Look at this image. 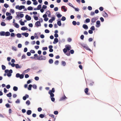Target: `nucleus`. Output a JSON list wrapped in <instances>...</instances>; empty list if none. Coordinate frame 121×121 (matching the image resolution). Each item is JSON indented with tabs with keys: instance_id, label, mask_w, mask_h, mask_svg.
I'll return each instance as SVG.
<instances>
[{
	"instance_id": "29",
	"label": "nucleus",
	"mask_w": 121,
	"mask_h": 121,
	"mask_svg": "<svg viewBox=\"0 0 121 121\" xmlns=\"http://www.w3.org/2000/svg\"><path fill=\"white\" fill-rule=\"evenodd\" d=\"M32 85L31 84H30L29 85V86L28 88V89L29 90H31V87Z\"/></svg>"
},
{
	"instance_id": "23",
	"label": "nucleus",
	"mask_w": 121,
	"mask_h": 121,
	"mask_svg": "<svg viewBox=\"0 0 121 121\" xmlns=\"http://www.w3.org/2000/svg\"><path fill=\"white\" fill-rule=\"evenodd\" d=\"M22 19L20 20L19 21V22L20 23V24L21 25H22V26L24 25H25L24 22H23L22 21Z\"/></svg>"
},
{
	"instance_id": "36",
	"label": "nucleus",
	"mask_w": 121,
	"mask_h": 121,
	"mask_svg": "<svg viewBox=\"0 0 121 121\" xmlns=\"http://www.w3.org/2000/svg\"><path fill=\"white\" fill-rule=\"evenodd\" d=\"M14 26L16 27L17 28H18L19 27V25L17 23H15L14 24Z\"/></svg>"
},
{
	"instance_id": "34",
	"label": "nucleus",
	"mask_w": 121,
	"mask_h": 121,
	"mask_svg": "<svg viewBox=\"0 0 121 121\" xmlns=\"http://www.w3.org/2000/svg\"><path fill=\"white\" fill-rule=\"evenodd\" d=\"M8 97H10L12 96V94L11 92H9L8 94L6 95Z\"/></svg>"
},
{
	"instance_id": "16",
	"label": "nucleus",
	"mask_w": 121,
	"mask_h": 121,
	"mask_svg": "<svg viewBox=\"0 0 121 121\" xmlns=\"http://www.w3.org/2000/svg\"><path fill=\"white\" fill-rule=\"evenodd\" d=\"M5 32L4 31H2L0 32V35L4 36L5 35Z\"/></svg>"
},
{
	"instance_id": "9",
	"label": "nucleus",
	"mask_w": 121,
	"mask_h": 121,
	"mask_svg": "<svg viewBox=\"0 0 121 121\" xmlns=\"http://www.w3.org/2000/svg\"><path fill=\"white\" fill-rule=\"evenodd\" d=\"M96 26L97 27H98L100 25V22L99 21H97L96 22Z\"/></svg>"
},
{
	"instance_id": "56",
	"label": "nucleus",
	"mask_w": 121,
	"mask_h": 121,
	"mask_svg": "<svg viewBox=\"0 0 121 121\" xmlns=\"http://www.w3.org/2000/svg\"><path fill=\"white\" fill-rule=\"evenodd\" d=\"M49 115L50 117H51L52 118H54V115L53 114H49Z\"/></svg>"
},
{
	"instance_id": "18",
	"label": "nucleus",
	"mask_w": 121,
	"mask_h": 121,
	"mask_svg": "<svg viewBox=\"0 0 121 121\" xmlns=\"http://www.w3.org/2000/svg\"><path fill=\"white\" fill-rule=\"evenodd\" d=\"M58 20H60L59 21H57V24L59 26H60L61 25L60 20V19H58Z\"/></svg>"
},
{
	"instance_id": "6",
	"label": "nucleus",
	"mask_w": 121,
	"mask_h": 121,
	"mask_svg": "<svg viewBox=\"0 0 121 121\" xmlns=\"http://www.w3.org/2000/svg\"><path fill=\"white\" fill-rule=\"evenodd\" d=\"M98 19V18L97 17H95L92 18L91 20V22L92 23H93L95 22Z\"/></svg>"
},
{
	"instance_id": "42",
	"label": "nucleus",
	"mask_w": 121,
	"mask_h": 121,
	"mask_svg": "<svg viewBox=\"0 0 121 121\" xmlns=\"http://www.w3.org/2000/svg\"><path fill=\"white\" fill-rule=\"evenodd\" d=\"M12 37H14L15 36V34L13 33H12L10 35Z\"/></svg>"
},
{
	"instance_id": "13",
	"label": "nucleus",
	"mask_w": 121,
	"mask_h": 121,
	"mask_svg": "<svg viewBox=\"0 0 121 121\" xmlns=\"http://www.w3.org/2000/svg\"><path fill=\"white\" fill-rule=\"evenodd\" d=\"M58 42V40L57 38H55L54 39V41L53 42V43L54 44H55Z\"/></svg>"
},
{
	"instance_id": "63",
	"label": "nucleus",
	"mask_w": 121,
	"mask_h": 121,
	"mask_svg": "<svg viewBox=\"0 0 121 121\" xmlns=\"http://www.w3.org/2000/svg\"><path fill=\"white\" fill-rule=\"evenodd\" d=\"M5 106L7 108H8L10 107V105L9 103L6 104L5 105Z\"/></svg>"
},
{
	"instance_id": "54",
	"label": "nucleus",
	"mask_w": 121,
	"mask_h": 121,
	"mask_svg": "<svg viewBox=\"0 0 121 121\" xmlns=\"http://www.w3.org/2000/svg\"><path fill=\"white\" fill-rule=\"evenodd\" d=\"M30 70V69L28 68L27 69L24 70V72L25 73H27V72H28V71H29Z\"/></svg>"
},
{
	"instance_id": "39",
	"label": "nucleus",
	"mask_w": 121,
	"mask_h": 121,
	"mask_svg": "<svg viewBox=\"0 0 121 121\" xmlns=\"http://www.w3.org/2000/svg\"><path fill=\"white\" fill-rule=\"evenodd\" d=\"M26 104L28 105H29L30 104V101L29 100H27L26 102Z\"/></svg>"
},
{
	"instance_id": "10",
	"label": "nucleus",
	"mask_w": 121,
	"mask_h": 121,
	"mask_svg": "<svg viewBox=\"0 0 121 121\" xmlns=\"http://www.w3.org/2000/svg\"><path fill=\"white\" fill-rule=\"evenodd\" d=\"M61 8V9H63L64 10V12H66L67 10L66 9L67 8L65 6H62Z\"/></svg>"
},
{
	"instance_id": "19",
	"label": "nucleus",
	"mask_w": 121,
	"mask_h": 121,
	"mask_svg": "<svg viewBox=\"0 0 121 121\" xmlns=\"http://www.w3.org/2000/svg\"><path fill=\"white\" fill-rule=\"evenodd\" d=\"M57 13H58V14H56V15L57 17L58 18H60L62 17V15L61 14H60L59 13L56 12V14Z\"/></svg>"
},
{
	"instance_id": "48",
	"label": "nucleus",
	"mask_w": 121,
	"mask_h": 121,
	"mask_svg": "<svg viewBox=\"0 0 121 121\" xmlns=\"http://www.w3.org/2000/svg\"><path fill=\"white\" fill-rule=\"evenodd\" d=\"M2 69L3 70H5L6 69V67L5 66L3 65H2L1 66Z\"/></svg>"
},
{
	"instance_id": "40",
	"label": "nucleus",
	"mask_w": 121,
	"mask_h": 121,
	"mask_svg": "<svg viewBox=\"0 0 121 121\" xmlns=\"http://www.w3.org/2000/svg\"><path fill=\"white\" fill-rule=\"evenodd\" d=\"M90 29L92 30H95V27L94 26H92L90 28Z\"/></svg>"
},
{
	"instance_id": "3",
	"label": "nucleus",
	"mask_w": 121,
	"mask_h": 121,
	"mask_svg": "<svg viewBox=\"0 0 121 121\" xmlns=\"http://www.w3.org/2000/svg\"><path fill=\"white\" fill-rule=\"evenodd\" d=\"M46 59V57L45 56H39L37 58V59L40 60H45Z\"/></svg>"
},
{
	"instance_id": "22",
	"label": "nucleus",
	"mask_w": 121,
	"mask_h": 121,
	"mask_svg": "<svg viewBox=\"0 0 121 121\" xmlns=\"http://www.w3.org/2000/svg\"><path fill=\"white\" fill-rule=\"evenodd\" d=\"M48 94L50 95L51 97H53L54 96V94L53 93L50 92V91H49Z\"/></svg>"
},
{
	"instance_id": "45",
	"label": "nucleus",
	"mask_w": 121,
	"mask_h": 121,
	"mask_svg": "<svg viewBox=\"0 0 121 121\" xmlns=\"http://www.w3.org/2000/svg\"><path fill=\"white\" fill-rule=\"evenodd\" d=\"M61 62L62 65L63 66H65V65L66 63L65 61H62Z\"/></svg>"
},
{
	"instance_id": "62",
	"label": "nucleus",
	"mask_w": 121,
	"mask_h": 121,
	"mask_svg": "<svg viewBox=\"0 0 121 121\" xmlns=\"http://www.w3.org/2000/svg\"><path fill=\"white\" fill-rule=\"evenodd\" d=\"M59 61L58 60H57L55 61L54 63L56 65H57L58 64Z\"/></svg>"
},
{
	"instance_id": "28",
	"label": "nucleus",
	"mask_w": 121,
	"mask_h": 121,
	"mask_svg": "<svg viewBox=\"0 0 121 121\" xmlns=\"http://www.w3.org/2000/svg\"><path fill=\"white\" fill-rule=\"evenodd\" d=\"M88 91V88H86L85 89L84 91L85 93L87 95H88V93H87Z\"/></svg>"
},
{
	"instance_id": "1",
	"label": "nucleus",
	"mask_w": 121,
	"mask_h": 121,
	"mask_svg": "<svg viewBox=\"0 0 121 121\" xmlns=\"http://www.w3.org/2000/svg\"><path fill=\"white\" fill-rule=\"evenodd\" d=\"M5 72L6 73H7V75L9 77L11 76L12 75L11 73H13V70L12 69H10L9 70L8 69L5 70Z\"/></svg>"
},
{
	"instance_id": "51",
	"label": "nucleus",
	"mask_w": 121,
	"mask_h": 121,
	"mask_svg": "<svg viewBox=\"0 0 121 121\" xmlns=\"http://www.w3.org/2000/svg\"><path fill=\"white\" fill-rule=\"evenodd\" d=\"M31 1L29 0H28L27 1V4L28 5H30V4H31Z\"/></svg>"
},
{
	"instance_id": "14",
	"label": "nucleus",
	"mask_w": 121,
	"mask_h": 121,
	"mask_svg": "<svg viewBox=\"0 0 121 121\" xmlns=\"http://www.w3.org/2000/svg\"><path fill=\"white\" fill-rule=\"evenodd\" d=\"M15 66L16 69H20L21 68L22 66L21 65L19 66L18 64H15Z\"/></svg>"
},
{
	"instance_id": "55",
	"label": "nucleus",
	"mask_w": 121,
	"mask_h": 121,
	"mask_svg": "<svg viewBox=\"0 0 121 121\" xmlns=\"http://www.w3.org/2000/svg\"><path fill=\"white\" fill-rule=\"evenodd\" d=\"M35 79L36 81H38L39 79V78L38 77L36 76L35 77Z\"/></svg>"
},
{
	"instance_id": "7",
	"label": "nucleus",
	"mask_w": 121,
	"mask_h": 121,
	"mask_svg": "<svg viewBox=\"0 0 121 121\" xmlns=\"http://www.w3.org/2000/svg\"><path fill=\"white\" fill-rule=\"evenodd\" d=\"M35 25L38 27L39 26H41V24L40 22L39 21H38L35 24Z\"/></svg>"
},
{
	"instance_id": "53",
	"label": "nucleus",
	"mask_w": 121,
	"mask_h": 121,
	"mask_svg": "<svg viewBox=\"0 0 121 121\" xmlns=\"http://www.w3.org/2000/svg\"><path fill=\"white\" fill-rule=\"evenodd\" d=\"M88 9L89 10H91L92 9V7L91 6H89L88 7Z\"/></svg>"
},
{
	"instance_id": "33",
	"label": "nucleus",
	"mask_w": 121,
	"mask_h": 121,
	"mask_svg": "<svg viewBox=\"0 0 121 121\" xmlns=\"http://www.w3.org/2000/svg\"><path fill=\"white\" fill-rule=\"evenodd\" d=\"M33 8L31 6H29L27 8V9L29 10H31L33 9Z\"/></svg>"
},
{
	"instance_id": "30",
	"label": "nucleus",
	"mask_w": 121,
	"mask_h": 121,
	"mask_svg": "<svg viewBox=\"0 0 121 121\" xmlns=\"http://www.w3.org/2000/svg\"><path fill=\"white\" fill-rule=\"evenodd\" d=\"M65 95L64 96L62 97L60 99V101L63 100L65 99H67Z\"/></svg>"
},
{
	"instance_id": "31",
	"label": "nucleus",
	"mask_w": 121,
	"mask_h": 121,
	"mask_svg": "<svg viewBox=\"0 0 121 121\" xmlns=\"http://www.w3.org/2000/svg\"><path fill=\"white\" fill-rule=\"evenodd\" d=\"M49 63L50 64H52L53 62V60L52 59H50L48 61Z\"/></svg>"
},
{
	"instance_id": "50",
	"label": "nucleus",
	"mask_w": 121,
	"mask_h": 121,
	"mask_svg": "<svg viewBox=\"0 0 121 121\" xmlns=\"http://www.w3.org/2000/svg\"><path fill=\"white\" fill-rule=\"evenodd\" d=\"M6 15L7 16H10L11 15V13H10L7 12L6 13Z\"/></svg>"
},
{
	"instance_id": "60",
	"label": "nucleus",
	"mask_w": 121,
	"mask_h": 121,
	"mask_svg": "<svg viewBox=\"0 0 121 121\" xmlns=\"http://www.w3.org/2000/svg\"><path fill=\"white\" fill-rule=\"evenodd\" d=\"M84 37V36L83 35H82L80 37L81 39L82 40H83V39Z\"/></svg>"
},
{
	"instance_id": "20",
	"label": "nucleus",
	"mask_w": 121,
	"mask_h": 121,
	"mask_svg": "<svg viewBox=\"0 0 121 121\" xmlns=\"http://www.w3.org/2000/svg\"><path fill=\"white\" fill-rule=\"evenodd\" d=\"M65 41V39H62L61 40H59V43H60L62 42H64Z\"/></svg>"
},
{
	"instance_id": "21",
	"label": "nucleus",
	"mask_w": 121,
	"mask_h": 121,
	"mask_svg": "<svg viewBox=\"0 0 121 121\" xmlns=\"http://www.w3.org/2000/svg\"><path fill=\"white\" fill-rule=\"evenodd\" d=\"M13 18V17L12 16H10L7 17L6 19L8 20H9L12 19Z\"/></svg>"
},
{
	"instance_id": "61",
	"label": "nucleus",
	"mask_w": 121,
	"mask_h": 121,
	"mask_svg": "<svg viewBox=\"0 0 121 121\" xmlns=\"http://www.w3.org/2000/svg\"><path fill=\"white\" fill-rule=\"evenodd\" d=\"M63 51L64 53H66L67 51V50L66 48H65L63 49Z\"/></svg>"
},
{
	"instance_id": "64",
	"label": "nucleus",
	"mask_w": 121,
	"mask_h": 121,
	"mask_svg": "<svg viewBox=\"0 0 121 121\" xmlns=\"http://www.w3.org/2000/svg\"><path fill=\"white\" fill-rule=\"evenodd\" d=\"M89 33L91 34H92L93 33L92 30H89L88 31Z\"/></svg>"
},
{
	"instance_id": "43",
	"label": "nucleus",
	"mask_w": 121,
	"mask_h": 121,
	"mask_svg": "<svg viewBox=\"0 0 121 121\" xmlns=\"http://www.w3.org/2000/svg\"><path fill=\"white\" fill-rule=\"evenodd\" d=\"M33 17L35 20L37 21L38 20V17L36 16H34Z\"/></svg>"
},
{
	"instance_id": "58",
	"label": "nucleus",
	"mask_w": 121,
	"mask_h": 121,
	"mask_svg": "<svg viewBox=\"0 0 121 121\" xmlns=\"http://www.w3.org/2000/svg\"><path fill=\"white\" fill-rule=\"evenodd\" d=\"M45 32L46 33H48L49 32V30L48 29H46L45 30Z\"/></svg>"
},
{
	"instance_id": "47",
	"label": "nucleus",
	"mask_w": 121,
	"mask_h": 121,
	"mask_svg": "<svg viewBox=\"0 0 121 121\" xmlns=\"http://www.w3.org/2000/svg\"><path fill=\"white\" fill-rule=\"evenodd\" d=\"M4 6L6 8H8L9 7V5L6 3L4 4Z\"/></svg>"
},
{
	"instance_id": "11",
	"label": "nucleus",
	"mask_w": 121,
	"mask_h": 121,
	"mask_svg": "<svg viewBox=\"0 0 121 121\" xmlns=\"http://www.w3.org/2000/svg\"><path fill=\"white\" fill-rule=\"evenodd\" d=\"M66 49L68 50H69L71 48V46L69 45H67L65 46Z\"/></svg>"
},
{
	"instance_id": "26",
	"label": "nucleus",
	"mask_w": 121,
	"mask_h": 121,
	"mask_svg": "<svg viewBox=\"0 0 121 121\" xmlns=\"http://www.w3.org/2000/svg\"><path fill=\"white\" fill-rule=\"evenodd\" d=\"M103 12L104 16L105 17H107L108 16V14L106 13L105 12L103 11Z\"/></svg>"
},
{
	"instance_id": "38",
	"label": "nucleus",
	"mask_w": 121,
	"mask_h": 121,
	"mask_svg": "<svg viewBox=\"0 0 121 121\" xmlns=\"http://www.w3.org/2000/svg\"><path fill=\"white\" fill-rule=\"evenodd\" d=\"M49 91H50V92L52 93H54L55 91V90L54 88H52V90H50Z\"/></svg>"
},
{
	"instance_id": "12",
	"label": "nucleus",
	"mask_w": 121,
	"mask_h": 121,
	"mask_svg": "<svg viewBox=\"0 0 121 121\" xmlns=\"http://www.w3.org/2000/svg\"><path fill=\"white\" fill-rule=\"evenodd\" d=\"M21 34L22 35L26 37H27L29 35V34L26 32L22 33Z\"/></svg>"
},
{
	"instance_id": "41",
	"label": "nucleus",
	"mask_w": 121,
	"mask_h": 121,
	"mask_svg": "<svg viewBox=\"0 0 121 121\" xmlns=\"http://www.w3.org/2000/svg\"><path fill=\"white\" fill-rule=\"evenodd\" d=\"M1 25L2 26H5L6 25V24L4 22H2L1 23Z\"/></svg>"
},
{
	"instance_id": "37",
	"label": "nucleus",
	"mask_w": 121,
	"mask_h": 121,
	"mask_svg": "<svg viewBox=\"0 0 121 121\" xmlns=\"http://www.w3.org/2000/svg\"><path fill=\"white\" fill-rule=\"evenodd\" d=\"M66 19V17L64 16H62L61 19V20L63 21H65Z\"/></svg>"
},
{
	"instance_id": "24",
	"label": "nucleus",
	"mask_w": 121,
	"mask_h": 121,
	"mask_svg": "<svg viewBox=\"0 0 121 121\" xmlns=\"http://www.w3.org/2000/svg\"><path fill=\"white\" fill-rule=\"evenodd\" d=\"M10 35V33L8 32L7 31L6 32H5V36H8Z\"/></svg>"
},
{
	"instance_id": "2",
	"label": "nucleus",
	"mask_w": 121,
	"mask_h": 121,
	"mask_svg": "<svg viewBox=\"0 0 121 121\" xmlns=\"http://www.w3.org/2000/svg\"><path fill=\"white\" fill-rule=\"evenodd\" d=\"M81 46L86 49L88 50L91 52V50L89 48L87 44H86L82 43L81 44Z\"/></svg>"
},
{
	"instance_id": "44",
	"label": "nucleus",
	"mask_w": 121,
	"mask_h": 121,
	"mask_svg": "<svg viewBox=\"0 0 121 121\" xmlns=\"http://www.w3.org/2000/svg\"><path fill=\"white\" fill-rule=\"evenodd\" d=\"M39 117L41 118H43L44 117V115L43 114H41L39 115Z\"/></svg>"
},
{
	"instance_id": "8",
	"label": "nucleus",
	"mask_w": 121,
	"mask_h": 121,
	"mask_svg": "<svg viewBox=\"0 0 121 121\" xmlns=\"http://www.w3.org/2000/svg\"><path fill=\"white\" fill-rule=\"evenodd\" d=\"M26 19L28 21L30 20L31 19V17L28 15H26L25 16Z\"/></svg>"
},
{
	"instance_id": "52",
	"label": "nucleus",
	"mask_w": 121,
	"mask_h": 121,
	"mask_svg": "<svg viewBox=\"0 0 121 121\" xmlns=\"http://www.w3.org/2000/svg\"><path fill=\"white\" fill-rule=\"evenodd\" d=\"M10 12L12 13H14V11L13 9H11L10 10Z\"/></svg>"
},
{
	"instance_id": "27",
	"label": "nucleus",
	"mask_w": 121,
	"mask_h": 121,
	"mask_svg": "<svg viewBox=\"0 0 121 121\" xmlns=\"http://www.w3.org/2000/svg\"><path fill=\"white\" fill-rule=\"evenodd\" d=\"M18 89V87L16 86H14L13 87V90L15 91H17Z\"/></svg>"
},
{
	"instance_id": "35",
	"label": "nucleus",
	"mask_w": 121,
	"mask_h": 121,
	"mask_svg": "<svg viewBox=\"0 0 121 121\" xmlns=\"http://www.w3.org/2000/svg\"><path fill=\"white\" fill-rule=\"evenodd\" d=\"M90 19L89 18L86 19L85 20V22L86 23H88L90 22Z\"/></svg>"
},
{
	"instance_id": "49",
	"label": "nucleus",
	"mask_w": 121,
	"mask_h": 121,
	"mask_svg": "<svg viewBox=\"0 0 121 121\" xmlns=\"http://www.w3.org/2000/svg\"><path fill=\"white\" fill-rule=\"evenodd\" d=\"M12 49L14 51H16V48L15 46H13L12 47Z\"/></svg>"
},
{
	"instance_id": "57",
	"label": "nucleus",
	"mask_w": 121,
	"mask_h": 121,
	"mask_svg": "<svg viewBox=\"0 0 121 121\" xmlns=\"http://www.w3.org/2000/svg\"><path fill=\"white\" fill-rule=\"evenodd\" d=\"M35 89H36L37 88V86L35 85H34L32 86Z\"/></svg>"
},
{
	"instance_id": "25",
	"label": "nucleus",
	"mask_w": 121,
	"mask_h": 121,
	"mask_svg": "<svg viewBox=\"0 0 121 121\" xmlns=\"http://www.w3.org/2000/svg\"><path fill=\"white\" fill-rule=\"evenodd\" d=\"M32 111L31 110H28L27 111L26 113L28 115H30Z\"/></svg>"
},
{
	"instance_id": "15",
	"label": "nucleus",
	"mask_w": 121,
	"mask_h": 121,
	"mask_svg": "<svg viewBox=\"0 0 121 121\" xmlns=\"http://www.w3.org/2000/svg\"><path fill=\"white\" fill-rule=\"evenodd\" d=\"M83 28L85 30H87L88 29V27L87 25L86 24H83L82 26Z\"/></svg>"
},
{
	"instance_id": "17",
	"label": "nucleus",
	"mask_w": 121,
	"mask_h": 121,
	"mask_svg": "<svg viewBox=\"0 0 121 121\" xmlns=\"http://www.w3.org/2000/svg\"><path fill=\"white\" fill-rule=\"evenodd\" d=\"M21 29L23 30H27L28 28L26 26H23L21 28Z\"/></svg>"
},
{
	"instance_id": "5",
	"label": "nucleus",
	"mask_w": 121,
	"mask_h": 121,
	"mask_svg": "<svg viewBox=\"0 0 121 121\" xmlns=\"http://www.w3.org/2000/svg\"><path fill=\"white\" fill-rule=\"evenodd\" d=\"M15 8L16 9H18L19 10H21L22 9H24L25 6L24 5H21L20 6L19 5H17L16 6Z\"/></svg>"
},
{
	"instance_id": "4",
	"label": "nucleus",
	"mask_w": 121,
	"mask_h": 121,
	"mask_svg": "<svg viewBox=\"0 0 121 121\" xmlns=\"http://www.w3.org/2000/svg\"><path fill=\"white\" fill-rule=\"evenodd\" d=\"M16 77L17 78H19L21 79H22L24 77V75L22 74H20L19 73H17L16 75Z\"/></svg>"
},
{
	"instance_id": "59",
	"label": "nucleus",
	"mask_w": 121,
	"mask_h": 121,
	"mask_svg": "<svg viewBox=\"0 0 121 121\" xmlns=\"http://www.w3.org/2000/svg\"><path fill=\"white\" fill-rule=\"evenodd\" d=\"M20 102V100L19 99H17L16 101H15L16 103H19Z\"/></svg>"
},
{
	"instance_id": "32",
	"label": "nucleus",
	"mask_w": 121,
	"mask_h": 121,
	"mask_svg": "<svg viewBox=\"0 0 121 121\" xmlns=\"http://www.w3.org/2000/svg\"><path fill=\"white\" fill-rule=\"evenodd\" d=\"M16 35L17 37L18 38H20L22 37L21 34L20 33L17 34Z\"/></svg>"
},
{
	"instance_id": "46",
	"label": "nucleus",
	"mask_w": 121,
	"mask_h": 121,
	"mask_svg": "<svg viewBox=\"0 0 121 121\" xmlns=\"http://www.w3.org/2000/svg\"><path fill=\"white\" fill-rule=\"evenodd\" d=\"M41 8V5H39L37 7V9L38 10H39Z\"/></svg>"
}]
</instances>
